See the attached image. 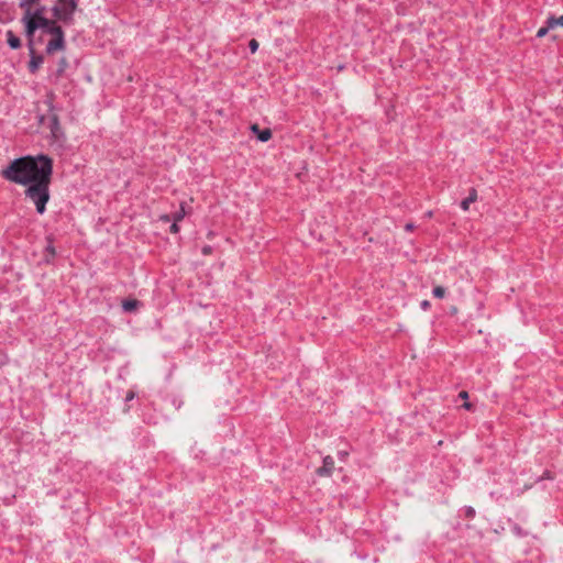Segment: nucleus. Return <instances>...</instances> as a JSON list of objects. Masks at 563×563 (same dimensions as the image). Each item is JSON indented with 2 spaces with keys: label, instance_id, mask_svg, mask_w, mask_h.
Here are the masks:
<instances>
[{
  "label": "nucleus",
  "instance_id": "nucleus-1",
  "mask_svg": "<svg viewBox=\"0 0 563 563\" xmlns=\"http://www.w3.org/2000/svg\"><path fill=\"white\" fill-rule=\"evenodd\" d=\"M2 176L12 183L26 187V196L35 201V157L16 158L1 172Z\"/></svg>",
  "mask_w": 563,
  "mask_h": 563
},
{
  "label": "nucleus",
  "instance_id": "nucleus-2",
  "mask_svg": "<svg viewBox=\"0 0 563 563\" xmlns=\"http://www.w3.org/2000/svg\"><path fill=\"white\" fill-rule=\"evenodd\" d=\"M53 173V161L46 155H37V213L45 211L49 200L48 186Z\"/></svg>",
  "mask_w": 563,
  "mask_h": 563
},
{
  "label": "nucleus",
  "instance_id": "nucleus-3",
  "mask_svg": "<svg viewBox=\"0 0 563 563\" xmlns=\"http://www.w3.org/2000/svg\"><path fill=\"white\" fill-rule=\"evenodd\" d=\"M37 30H41L40 38L46 43L48 53L59 51L64 46V35L62 29L54 21H49L42 15V11L37 8Z\"/></svg>",
  "mask_w": 563,
  "mask_h": 563
},
{
  "label": "nucleus",
  "instance_id": "nucleus-4",
  "mask_svg": "<svg viewBox=\"0 0 563 563\" xmlns=\"http://www.w3.org/2000/svg\"><path fill=\"white\" fill-rule=\"evenodd\" d=\"M35 0H24L21 2V8L24 10L22 21L25 23V32L29 36L30 60L29 67L32 73H35V48L33 42V33L35 31Z\"/></svg>",
  "mask_w": 563,
  "mask_h": 563
},
{
  "label": "nucleus",
  "instance_id": "nucleus-5",
  "mask_svg": "<svg viewBox=\"0 0 563 563\" xmlns=\"http://www.w3.org/2000/svg\"><path fill=\"white\" fill-rule=\"evenodd\" d=\"M41 124L43 126H47L53 142H59L63 140L64 133L59 125L58 118L55 113L51 114L47 118H42Z\"/></svg>",
  "mask_w": 563,
  "mask_h": 563
},
{
  "label": "nucleus",
  "instance_id": "nucleus-6",
  "mask_svg": "<svg viewBox=\"0 0 563 563\" xmlns=\"http://www.w3.org/2000/svg\"><path fill=\"white\" fill-rule=\"evenodd\" d=\"M75 10H76V1L75 0H57V3L54 7L55 15L59 20L69 19Z\"/></svg>",
  "mask_w": 563,
  "mask_h": 563
},
{
  "label": "nucleus",
  "instance_id": "nucleus-7",
  "mask_svg": "<svg viewBox=\"0 0 563 563\" xmlns=\"http://www.w3.org/2000/svg\"><path fill=\"white\" fill-rule=\"evenodd\" d=\"M333 471H334V460L332 459V456L327 455L323 459L322 466L317 470V474L322 477H328V476L332 475Z\"/></svg>",
  "mask_w": 563,
  "mask_h": 563
},
{
  "label": "nucleus",
  "instance_id": "nucleus-8",
  "mask_svg": "<svg viewBox=\"0 0 563 563\" xmlns=\"http://www.w3.org/2000/svg\"><path fill=\"white\" fill-rule=\"evenodd\" d=\"M251 130L254 134H256L257 139L262 142H267L272 139L271 129L261 130L258 124H252Z\"/></svg>",
  "mask_w": 563,
  "mask_h": 563
},
{
  "label": "nucleus",
  "instance_id": "nucleus-9",
  "mask_svg": "<svg viewBox=\"0 0 563 563\" xmlns=\"http://www.w3.org/2000/svg\"><path fill=\"white\" fill-rule=\"evenodd\" d=\"M477 199V192L476 190L473 188L471 191H470V195L467 198H465L462 202H461V208L464 210V211H467L468 208H470V205L475 202Z\"/></svg>",
  "mask_w": 563,
  "mask_h": 563
},
{
  "label": "nucleus",
  "instance_id": "nucleus-10",
  "mask_svg": "<svg viewBox=\"0 0 563 563\" xmlns=\"http://www.w3.org/2000/svg\"><path fill=\"white\" fill-rule=\"evenodd\" d=\"M547 24H548V29H551V30H554L556 27H562L563 29V15H560L558 18L550 16L547 20Z\"/></svg>",
  "mask_w": 563,
  "mask_h": 563
},
{
  "label": "nucleus",
  "instance_id": "nucleus-11",
  "mask_svg": "<svg viewBox=\"0 0 563 563\" xmlns=\"http://www.w3.org/2000/svg\"><path fill=\"white\" fill-rule=\"evenodd\" d=\"M7 42L11 48H19L21 46V41L18 36L13 34L12 31L7 32Z\"/></svg>",
  "mask_w": 563,
  "mask_h": 563
},
{
  "label": "nucleus",
  "instance_id": "nucleus-12",
  "mask_svg": "<svg viewBox=\"0 0 563 563\" xmlns=\"http://www.w3.org/2000/svg\"><path fill=\"white\" fill-rule=\"evenodd\" d=\"M55 254L56 253H55V249L52 244V240H51V238H48V244L44 251V261L46 263H51V261L55 257Z\"/></svg>",
  "mask_w": 563,
  "mask_h": 563
},
{
  "label": "nucleus",
  "instance_id": "nucleus-13",
  "mask_svg": "<svg viewBox=\"0 0 563 563\" xmlns=\"http://www.w3.org/2000/svg\"><path fill=\"white\" fill-rule=\"evenodd\" d=\"M140 302L135 299H131V300H124L122 302V308L124 309V311H134L137 307H139Z\"/></svg>",
  "mask_w": 563,
  "mask_h": 563
},
{
  "label": "nucleus",
  "instance_id": "nucleus-14",
  "mask_svg": "<svg viewBox=\"0 0 563 563\" xmlns=\"http://www.w3.org/2000/svg\"><path fill=\"white\" fill-rule=\"evenodd\" d=\"M186 214L184 203L180 205V209L173 216V221L179 222L184 219Z\"/></svg>",
  "mask_w": 563,
  "mask_h": 563
},
{
  "label": "nucleus",
  "instance_id": "nucleus-15",
  "mask_svg": "<svg viewBox=\"0 0 563 563\" xmlns=\"http://www.w3.org/2000/svg\"><path fill=\"white\" fill-rule=\"evenodd\" d=\"M433 296L437 298H443L445 296V288L442 286H437L433 288Z\"/></svg>",
  "mask_w": 563,
  "mask_h": 563
},
{
  "label": "nucleus",
  "instance_id": "nucleus-16",
  "mask_svg": "<svg viewBox=\"0 0 563 563\" xmlns=\"http://www.w3.org/2000/svg\"><path fill=\"white\" fill-rule=\"evenodd\" d=\"M551 31V29H548V24H545V26H542L538 30L537 32V36L538 37H543L545 36L549 32Z\"/></svg>",
  "mask_w": 563,
  "mask_h": 563
},
{
  "label": "nucleus",
  "instance_id": "nucleus-17",
  "mask_svg": "<svg viewBox=\"0 0 563 563\" xmlns=\"http://www.w3.org/2000/svg\"><path fill=\"white\" fill-rule=\"evenodd\" d=\"M258 42L255 40V38H252L250 42H249V47L251 49L252 53H255L258 48Z\"/></svg>",
  "mask_w": 563,
  "mask_h": 563
},
{
  "label": "nucleus",
  "instance_id": "nucleus-18",
  "mask_svg": "<svg viewBox=\"0 0 563 563\" xmlns=\"http://www.w3.org/2000/svg\"><path fill=\"white\" fill-rule=\"evenodd\" d=\"M177 223H178V222H175V221L173 222V224L170 225V229H169V230H170V233H174V234L178 233V231H179V227H178V224H177Z\"/></svg>",
  "mask_w": 563,
  "mask_h": 563
},
{
  "label": "nucleus",
  "instance_id": "nucleus-19",
  "mask_svg": "<svg viewBox=\"0 0 563 563\" xmlns=\"http://www.w3.org/2000/svg\"><path fill=\"white\" fill-rule=\"evenodd\" d=\"M212 253V247L210 245H205L202 247V254L203 255H210Z\"/></svg>",
  "mask_w": 563,
  "mask_h": 563
},
{
  "label": "nucleus",
  "instance_id": "nucleus-20",
  "mask_svg": "<svg viewBox=\"0 0 563 563\" xmlns=\"http://www.w3.org/2000/svg\"><path fill=\"white\" fill-rule=\"evenodd\" d=\"M163 222L167 223L169 222L173 218L169 216V214H163L159 218Z\"/></svg>",
  "mask_w": 563,
  "mask_h": 563
},
{
  "label": "nucleus",
  "instance_id": "nucleus-21",
  "mask_svg": "<svg viewBox=\"0 0 563 563\" xmlns=\"http://www.w3.org/2000/svg\"><path fill=\"white\" fill-rule=\"evenodd\" d=\"M430 306H431V305H430V301H428V300H423V301L421 302V308H422L423 310H428V309L430 308Z\"/></svg>",
  "mask_w": 563,
  "mask_h": 563
},
{
  "label": "nucleus",
  "instance_id": "nucleus-22",
  "mask_svg": "<svg viewBox=\"0 0 563 563\" xmlns=\"http://www.w3.org/2000/svg\"><path fill=\"white\" fill-rule=\"evenodd\" d=\"M459 397H460L461 399L467 400V398H468V394H467V391L462 390V391H460Z\"/></svg>",
  "mask_w": 563,
  "mask_h": 563
},
{
  "label": "nucleus",
  "instance_id": "nucleus-23",
  "mask_svg": "<svg viewBox=\"0 0 563 563\" xmlns=\"http://www.w3.org/2000/svg\"><path fill=\"white\" fill-rule=\"evenodd\" d=\"M463 408H465L466 410H472L473 409V405L472 402H468L465 400V402L463 404Z\"/></svg>",
  "mask_w": 563,
  "mask_h": 563
},
{
  "label": "nucleus",
  "instance_id": "nucleus-24",
  "mask_svg": "<svg viewBox=\"0 0 563 563\" xmlns=\"http://www.w3.org/2000/svg\"><path fill=\"white\" fill-rule=\"evenodd\" d=\"M339 456L341 460H345L347 456V452H339Z\"/></svg>",
  "mask_w": 563,
  "mask_h": 563
},
{
  "label": "nucleus",
  "instance_id": "nucleus-25",
  "mask_svg": "<svg viewBox=\"0 0 563 563\" xmlns=\"http://www.w3.org/2000/svg\"><path fill=\"white\" fill-rule=\"evenodd\" d=\"M133 398H134V393L133 391L128 393L126 400H132Z\"/></svg>",
  "mask_w": 563,
  "mask_h": 563
},
{
  "label": "nucleus",
  "instance_id": "nucleus-26",
  "mask_svg": "<svg viewBox=\"0 0 563 563\" xmlns=\"http://www.w3.org/2000/svg\"><path fill=\"white\" fill-rule=\"evenodd\" d=\"M473 514H474V510L472 508H468L467 509V516H473Z\"/></svg>",
  "mask_w": 563,
  "mask_h": 563
},
{
  "label": "nucleus",
  "instance_id": "nucleus-27",
  "mask_svg": "<svg viewBox=\"0 0 563 563\" xmlns=\"http://www.w3.org/2000/svg\"><path fill=\"white\" fill-rule=\"evenodd\" d=\"M412 228H413V225L411 223L406 225V229L409 230V231L412 230Z\"/></svg>",
  "mask_w": 563,
  "mask_h": 563
},
{
  "label": "nucleus",
  "instance_id": "nucleus-28",
  "mask_svg": "<svg viewBox=\"0 0 563 563\" xmlns=\"http://www.w3.org/2000/svg\"><path fill=\"white\" fill-rule=\"evenodd\" d=\"M451 312H452V313H456V312H457V309H456L455 307H453V308L451 309Z\"/></svg>",
  "mask_w": 563,
  "mask_h": 563
}]
</instances>
